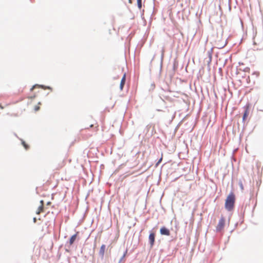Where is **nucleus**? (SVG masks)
<instances>
[{"label":"nucleus","instance_id":"nucleus-1","mask_svg":"<svg viewBox=\"0 0 263 263\" xmlns=\"http://www.w3.org/2000/svg\"><path fill=\"white\" fill-rule=\"evenodd\" d=\"M236 201V196L233 191H231L225 199L224 208L228 212L234 210Z\"/></svg>","mask_w":263,"mask_h":263},{"label":"nucleus","instance_id":"nucleus-2","mask_svg":"<svg viewBox=\"0 0 263 263\" xmlns=\"http://www.w3.org/2000/svg\"><path fill=\"white\" fill-rule=\"evenodd\" d=\"M155 228H153L152 230L149 231L148 239L150 249L153 248L155 242L156 231H155Z\"/></svg>","mask_w":263,"mask_h":263},{"label":"nucleus","instance_id":"nucleus-3","mask_svg":"<svg viewBox=\"0 0 263 263\" xmlns=\"http://www.w3.org/2000/svg\"><path fill=\"white\" fill-rule=\"evenodd\" d=\"M250 107L251 104L249 103H247L246 105L243 107L244 110L242 117V122L243 123V125H245V121L248 117Z\"/></svg>","mask_w":263,"mask_h":263},{"label":"nucleus","instance_id":"nucleus-4","mask_svg":"<svg viewBox=\"0 0 263 263\" xmlns=\"http://www.w3.org/2000/svg\"><path fill=\"white\" fill-rule=\"evenodd\" d=\"M225 224L226 219L223 216H221L216 226V232H219L222 230L224 228Z\"/></svg>","mask_w":263,"mask_h":263},{"label":"nucleus","instance_id":"nucleus-5","mask_svg":"<svg viewBox=\"0 0 263 263\" xmlns=\"http://www.w3.org/2000/svg\"><path fill=\"white\" fill-rule=\"evenodd\" d=\"M159 233L162 236H169L171 235L170 230L164 226H162L160 227Z\"/></svg>","mask_w":263,"mask_h":263},{"label":"nucleus","instance_id":"nucleus-6","mask_svg":"<svg viewBox=\"0 0 263 263\" xmlns=\"http://www.w3.org/2000/svg\"><path fill=\"white\" fill-rule=\"evenodd\" d=\"M78 233V232H77L70 237L69 239L67 241L66 244L65 245L66 247H68L69 248L70 246L74 243L77 239Z\"/></svg>","mask_w":263,"mask_h":263},{"label":"nucleus","instance_id":"nucleus-7","mask_svg":"<svg viewBox=\"0 0 263 263\" xmlns=\"http://www.w3.org/2000/svg\"><path fill=\"white\" fill-rule=\"evenodd\" d=\"M106 249V245L102 244L100 248L99 255L102 259H103L104 257L105 251Z\"/></svg>","mask_w":263,"mask_h":263},{"label":"nucleus","instance_id":"nucleus-8","mask_svg":"<svg viewBox=\"0 0 263 263\" xmlns=\"http://www.w3.org/2000/svg\"><path fill=\"white\" fill-rule=\"evenodd\" d=\"M178 68V61L177 60V58H175L173 60V72L171 74V77L173 76L176 71L177 70Z\"/></svg>","mask_w":263,"mask_h":263},{"label":"nucleus","instance_id":"nucleus-9","mask_svg":"<svg viewBox=\"0 0 263 263\" xmlns=\"http://www.w3.org/2000/svg\"><path fill=\"white\" fill-rule=\"evenodd\" d=\"M164 47H162L161 50V58H160V71H161L162 70V65H163V61L164 56Z\"/></svg>","mask_w":263,"mask_h":263},{"label":"nucleus","instance_id":"nucleus-10","mask_svg":"<svg viewBox=\"0 0 263 263\" xmlns=\"http://www.w3.org/2000/svg\"><path fill=\"white\" fill-rule=\"evenodd\" d=\"M126 79H125V74H124L123 77L121 79L120 84V89L121 90H123V88L125 84Z\"/></svg>","mask_w":263,"mask_h":263},{"label":"nucleus","instance_id":"nucleus-11","mask_svg":"<svg viewBox=\"0 0 263 263\" xmlns=\"http://www.w3.org/2000/svg\"><path fill=\"white\" fill-rule=\"evenodd\" d=\"M19 139L21 141V144L23 145V146L24 147V148L26 150L29 149V148L30 147L29 145L27 143H26V142L23 139H21V138H19Z\"/></svg>","mask_w":263,"mask_h":263},{"label":"nucleus","instance_id":"nucleus-12","mask_svg":"<svg viewBox=\"0 0 263 263\" xmlns=\"http://www.w3.org/2000/svg\"><path fill=\"white\" fill-rule=\"evenodd\" d=\"M36 87H38L39 88H42V89H45V85H42V84H34L31 88H30V91H32L33 89Z\"/></svg>","mask_w":263,"mask_h":263},{"label":"nucleus","instance_id":"nucleus-13","mask_svg":"<svg viewBox=\"0 0 263 263\" xmlns=\"http://www.w3.org/2000/svg\"><path fill=\"white\" fill-rule=\"evenodd\" d=\"M212 54H213V48H212L210 50L208 51V55L209 59H212Z\"/></svg>","mask_w":263,"mask_h":263},{"label":"nucleus","instance_id":"nucleus-14","mask_svg":"<svg viewBox=\"0 0 263 263\" xmlns=\"http://www.w3.org/2000/svg\"><path fill=\"white\" fill-rule=\"evenodd\" d=\"M162 161V156H161V157L159 159H158V160H157V161L156 162V164H155V168L159 166V165L161 163Z\"/></svg>","mask_w":263,"mask_h":263},{"label":"nucleus","instance_id":"nucleus-15","mask_svg":"<svg viewBox=\"0 0 263 263\" xmlns=\"http://www.w3.org/2000/svg\"><path fill=\"white\" fill-rule=\"evenodd\" d=\"M152 126H153V129H152V133H153V130H154V128H155V126L153 125V124H148L146 126V128L147 129V131H148L150 129L151 127H152Z\"/></svg>","mask_w":263,"mask_h":263},{"label":"nucleus","instance_id":"nucleus-16","mask_svg":"<svg viewBox=\"0 0 263 263\" xmlns=\"http://www.w3.org/2000/svg\"><path fill=\"white\" fill-rule=\"evenodd\" d=\"M127 253V249H126L125 250V251L124 252L122 256H121V257L120 258V261H122L124 258H125V257L126 256V254Z\"/></svg>","mask_w":263,"mask_h":263},{"label":"nucleus","instance_id":"nucleus-17","mask_svg":"<svg viewBox=\"0 0 263 263\" xmlns=\"http://www.w3.org/2000/svg\"><path fill=\"white\" fill-rule=\"evenodd\" d=\"M239 70L243 71L245 72H250V68L249 67H247L243 69H242L241 68H239Z\"/></svg>","mask_w":263,"mask_h":263},{"label":"nucleus","instance_id":"nucleus-18","mask_svg":"<svg viewBox=\"0 0 263 263\" xmlns=\"http://www.w3.org/2000/svg\"><path fill=\"white\" fill-rule=\"evenodd\" d=\"M176 233H177V232H176ZM176 239H177V236H176V234L175 236H171V239L169 240V242L171 243V242L175 241Z\"/></svg>","mask_w":263,"mask_h":263},{"label":"nucleus","instance_id":"nucleus-19","mask_svg":"<svg viewBox=\"0 0 263 263\" xmlns=\"http://www.w3.org/2000/svg\"><path fill=\"white\" fill-rule=\"evenodd\" d=\"M238 184H239V186L241 190L242 191L243 190V185L242 182L241 180L239 181Z\"/></svg>","mask_w":263,"mask_h":263},{"label":"nucleus","instance_id":"nucleus-20","mask_svg":"<svg viewBox=\"0 0 263 263\" xmlns=\"http://www.w3.org/2000/svg\"><path fill=\"white\" fill-rule=\"evenodd\" d=\"M137 3V7L139 10H141L142 7V3Z\"/></svg>","mask_w":263,"mask_h":263},{"label":"nucleus","instance_id":"nucleus-21","mask_svg":"<svg viewBox=\"0 0 263 263\" xmlns=\"http://www.w3.org/2000/svg\"><path fill=\"white\" fill-rule=\"evenodd\" d=\"M43 207L42 205L39 206L38 208V211L36 212V214H39L40 213L39 210H43Z\"/></svg>","mask_w":263,"mask_h":263},{"label":"nucleus","instance_id":"nucleus-22","mask_svg":"<svg viewBox=\"0 0 263 263\" xmlns=\"http://www.w3.org/2000/svg\"><path fill=\"white\" fill-rule=\"evenodd\" d=\"M40 109V107L39 106H35L34 108V109L35 111L39 110Z\"/></svg>","mask_w":263,"mask_h":263},{"label":"nucleus","instance_id":"nucleus-23","mask_svg":"<svg viewBox=\"0 0 263 263\" xmlns=\"http://www.w3.org/2000/svg\"><path fill=\"white\" fill-rule=\"evenodd\" d=\"M45 89H49L51 90L52 89V87L49 86H45Z\"/></svg>","mask_w":263,"mask_h":263},{"label":"nucleus","instance_id":"nucleus-24","mask_svg":"<svg viewBox=\"0 0 263 263\" xmlns=\"http://www.w3.org/2000/svg\"><path fill=\"white\" fill-rule=\"evenodd\" d=\"M212 60V59H209V60L208 61V63H207L209 66L210 65V63H211Z\"/></svg>","mask_w":263,"mask_h":263},{"label":"nucleus","instance_id":"nucleus-25","mask_svg":"<svg viewBox=\"0 0 263 263\" xmlns=\"http://www.w3.org/2000/svg\"><path fill=\"white\" fill-rule=\"evenodd\" d=\"M247 81V83L249 84L250 83V77L248 76L246 79Z\"/></svg>","mask_w":263,"mask_h":263},{"label":"nucleus","instance_id":"nucleus-26","mask_svg":"<svg viewBox=\"0 0 263 263\" xmlns=\"http://www.w3.org/2000/svg\"><path fill=\"white\" fill-rule=\"evenodd\" d=\"M155 55H154L152 58V59L151 60V62H150V65H152V62L154 60V58H155Z\"/></svg>","mask_w":263,"mask_h":263},{"label":"nucleus","instance_id":"nucleus-27","mask_svg":"<svg viewBox=\"0 0 263 263\" xmlns=\"http://www.w3.org/2000/svg\"><path fill=\"white\" fill-rule=\"evenodd\" d=\"M239 69H238L237 67L236 68V74H239Z\"/></svg>","mask_w":263,"mask_h":263},{"label":"nucleus","instance_id":"nucleus-28","mask_svg":"<svg viewBox=\"0 0 263 263\" xmlns=\"http://www.w3.org/2000/svg\"><path fill=\"white\" fill-rule=\"evenodd\" d=\"M36 220H37L36 218L34 217V218H33V222H34V223H35V222H36Z\"/></svg>","mask_w":263,"mask_h":263},{"label":"nucleus","instance_id":"nucleus-29","mask_svg":"<svg viewBox=\"0 0 263 263\" xmlns=\"http://www.w3.org/2000/svg\"><path fill=\"white\" fill-rule=\"evenodd\" d=\"M238 64H239V65H244L243 63L241 62H239L238 63Z\"/></svg>","mask_w":263,"mask_h":263},{"label":"nucleus","instance_id":"nucleus-30","mask_svg":"<svg viewBox=\"0 0 263 263\" xmlns=\"http://www.w3.org/2000/svg\"><path fill=\"white\" fill-rule=\"evenodd\" d=\"M155 85L154 84H152V85H151V87H152L153 89H154V88L155 87Z\"/></svg>","mask_w":263,"mask_h":263},{"label":"nucleus","instance_id":"nucleus-31","mask_svg":"<svg viewBox=\"0 0 263 263\" xmlns=\"http://www.w3.org/2000/svg\"><path fill=\"white\" fill-rule=\"evenodd\" d=\"M51 202H50V201H48V202H47V205H50L51 204Z\"/></svg>","mask_w":263,"mask_h":263},{"label":"nucleus","instance_id":"nucleus-32","mask_svg":"<svg viewBox=\"0 0 263 263\" xmlns=\"http://www.w3.org/2000/svg\"><path fill=\"white\" fill-rule=\"evenodd\" d=\"M257 110L263 112V109H258V108H257Z\"/></svg>","mask_w":263,"mask_h":263},{"label":"nucleus","instance_id":"nucleus-33","mask_svg":"<svg viewBox=\"0 0 263 263\" xmlns=\"http://www.w3.org/2000/svg\"><path fill=\"white\" fill-rule=\"evenodd\" d=\"M137 3H142V0H137Z\"/></svg>","mask_w":263,"mask_h":263},{"label":"nucleus","instance_id":"nucleus-34","mask_svg":"<svg viewBox=\"0 0 263 263\" xmlns=\"http://www.w3.org/2000/svg\"><path fill=\"white\" fill-rule=\"evenodd\" d=\"M128 3L132 4L133 3V0H128Z\"/></svg>","mask_w":263,"mask_h":263},{"label":"nucleus","instance_id":"nucleus-35","mask_svg":"<svg viewBox=\"0 0 263 263\" xmlns=\"http://www.w3.org/2000/svg\"><path fill=\"white\" fill-rule=\"evenodd\" d=\"M40 203H41L42 204H43L44 203V201H43V200H41L40 201Z\"/></svg>","mask_w":263,"mask_h":263},{"label":"nucleus","instance_id":"nucleus-36","mask_svg":"<svg viewBox=\"0 0 263 263\" xmlns=\"http://www.w3.org/2000/svg\"><path fill=\"white\" fill-rule=\"evenodd\" d=\"M238 225V222H236L235 224V228H236L237 226Z\"/></svg>","mask_w":263,"mask_h":263},{"label":"nucleus","instance_id":"nucleus-37","mask_svg":"<svg viewBox=\"0 0 263 263\" xmlns=\"http://www.w3.org/2000/svg\"><path fill=\"white\" fill-rule=\"evenodd\" d=\"M35 97V96L34 95V96H33L31 97V99H34Z\"/></svg>","mask_w":263,"mask_h":263},{"label":"nucleus","instance_id":"nucleus-38","mask_svg":"<svg viewBox=\"0 0 263 263\" xmlns=\"http://www.w3.org/2000/svg\"><path fill=\"white\" fill-rule=\"evenodd\" d=\"M160 99H161V100L163 102H164V100L161 98V97H160Z\"/></svg>","mask_w":263,"mask_h":263},{"label":"nucleus","instance_id":"nucleus-39","mask_svg":"<svg viewBox=\"0 0 263 263\" xmlns=\"http://www.w3.org/2000/svg\"><path fill=\"white\" fill-rule=\"evenodd\" d=\"M234 231V229L230 231V233L231 234Z\"/></svg>","mask_w":263,"mask_h":263},{"label":"nucleus","instance_id":"nucleus-40","mask_svg":"<svg viewBox=\"0 0 263 263\" xmlns=\"http://www.w3.org/2000/svg\"><path fill=\"white\" fill-rule=\"evenodd\" d=\"M177 249H177V248H174V249L173 250V251H176Z\"/></svg>","mask_w":263,"mask_h":263},{"label":"nucleus","instance_id":"nucleus-41","mask_svg":"<svg viewBox=\"0 0 263 263\" xmlns=\"http://www.w3.org/2000/svg\"><path fill=\"white\" fill-rule=\"evenodd\" d=\"M245 76H245V74H244V75H242V76H241V77H242V78H245Z\"/></svg>","mask_w":263,"mask_h":263},{"label":"nucleus","instance_id":"nucleus-42","mask_svg":"<svg viewBox=\"0 0 263 263\" xmlns=\"http://www.w3.org/2000/svg\"><path fill=\"white\" fill-rule=\"evenodd\" d=\"M0 108H2V109L4 108V107L2 106V104H0Z\"/></svg>","mask_w":263,"mask_h":263},{"label":"nucleus","instance_id":"nucleus-43","mask_svg":"<svg viewBox=\"0 0 263 263\" xmlns=\"http://www.w3.org/2000/svg\"><path fill=\"white\" fill-rule=\"evenodd\" d=\"M157 111H162V110L158 109H157Z\"/></svg>","mask_w":263,"mask_h":263},{"label":"nucleus","instance_id":"nucleus-44","mask_svg":"<svg viewBox=\"0 0 263 263\" xmlns=\"http://www.w3.org/2000/svg\"><path fill=\"white\" fill-rule=\"evenodd\" d=\"M14 135H15V136L17 138H18V139L20 138H18V137H17V135H16V134H15V133H14Z\"/></svg>","mask_w":263,"mask_h":263},{"label":"nucleus","instance_id":"nucleus-45","mask_svg":"<svg viewBox=\"0 0 263 263\" xmlns=\"http://www.w3.org/2000/svg\"><path fill=\"white\" fill-rule=\"evenodd\" d=\"M175 116V113L174 114V115H173V117H172V119H173L174 118V117Z\"/></svg>","mask_w":263,"mask_h":263},{"label":"nucleus","instance_id":"nucleus-46","mask_svg":"<svg viewBox=\"0 0 263 263\" xmlns=\"http://www.w3.org/2000/svg\"><path fill=\"white\" fill-rule=\"evenodd\" d=\"M93 126V124H91V125H90V127H92Z\"/></svg>","mask_w":263,"mask_h":263},{"label":"nucleus","instance_id":"nucleus-47","mask_svg":"<svg viewBox=\"0 0 263 263\" xmlns=\"http://www.w3.org/2000/svg\"><path fill=\"white\" fill-rule=\"evenodd\" d=\"M121 262H122V261H120V259H119V260L118 263H121Z\"/></svg>","mask_w":263,"mask_h":263},{"label":"nucleus","instance_id":"nucleus-48","mask_svg":"<svg viewBox=\"0 0 263 263\" xmlns=\"http://www.w3.org/2000/svg\"><path fill=\"white\" fill-rule=\"evenodd\" d=\"M85 213L84 214L83 218H84L85 217Z\"/></svg>","mask_w":263,"mask_h":263},{"label":"nucleus","instance_id":"nucleus-49","mask_svg":"<svg viewBox=\"0 0 263 263\" xmlns=\"http://www.w3.org/2000/svg\"><path fill=\"white\" fill-rule=\"evenodd\" d=\"M82 252H83V249H82L81 251V253H82Z\"/></svg>","mask_w":263,"mask_h":263},{"label":"nucleus","instance_id":"nucleus-50","mask_svg":"<svg viewBox=\"0 0 263 263\" xmlns=\"http://www.w3.org/2000/svg\"><path fill=\"white\" fill-rule=\"evenodd\" d=\"M41 104V103L40 102H39L38 103V104Z\"/></svg>","mask_w":263,"mask_h":263},{"label":"nucleus","instance_id":"nucleus-51","mask_svg":"<svg viewBox=\"0 0 263 263\" xmlns=\"http://www.w3.org/2000/svg\"><path fill=\"white\" fill-rule=\"evenodd\" d=\"M242 215H244V213H242ZM243 217V215H242V218Z\"/></svg>","mask_w":263,"mask_h":263}]
</instances>
